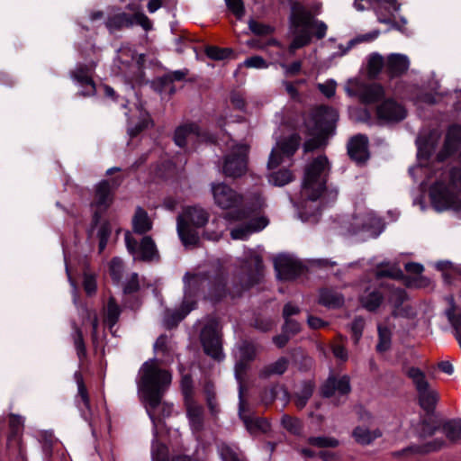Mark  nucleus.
<instances>
[{
	"instance_id": "obj_1",
	"label": "nucleus",
	"mask_w": 461,
	"mask_h": 461,
	"mask_svg": "<svg viewBox=\"0 0 461 461\" xmlns=\"http://www.w3.org/2000/svg\"><path fill=\"white\" fill-rule=\"evenodd\" d=\"M172 382L171 373L159 366V360L153 357L145 361L139 371L138 389L147 412L154 422V411L160 404L162 398Z\"/></svg>"
},
{
	"instance_id": "obj_2",
	"label": "nucleus",
	"mask_w": 461,
	"mask_h": 461,
	"mask_svg": "<svg viewBox=\"0 0 461 461\" xmlns=\"http://www.w3.org/2000/svg\"><path fill=\"white\" fill-rule=\"evenodd\" d=\"M338 119V112L333 107L324 104L316 107L305 122L308 134L312 138L304 141L303 151L308 153L319 149L333 135Z\"/></svg>"
},
{
	"instance_id": "obj_3",
	"label": "nucleus",
	"mask_w": 461,
	"mask_h": 461,
	"mask_svg": "<svg viewBox=\"0 0 461 461\" xmlns=\"http://www.w3.org/2000/svg\"><path fill=\"white\" fill-rule=\"evenodd\" d=\"M212 192L215 204L223 210H230L223 214L226 221H240L251 218L256 213L252 205L240 206L243 196L223 183L213 185Z\"/></svg>"
},
{
	"instance_id": "obj_4",
	"label": "nucleus",
	"mask_w": 461,
	"mask_h": 461,
	"mask_svg": "<svg viewBox=\"0 0 461 461\" xmlns=\"http://www.w3.org/2000/svg\"><path fill=\"white\" fill-rule=\"evenodd\" d=\"M330 166L325 155L312 159L304 169L303 190L310 201H317L326 190Z\"/></svg>"
},
{
	"instance_id": "obj_5",
	"label": "nucleus",
	"mask_w": 461,
	"mask_h": 461,
	"mask_svg": "<svg viewBox=\"0 0 461 461\" xmlns=\"http://www.w3.org/2000/svg\"><path fill=\"white\" fill-rule=\"evenodd\" d=\"M450 182L454 187L461 190V168L454 167L451 169ZM429 195L432 206L438 212H442L451 207L461 209V198L457 199L442 182L434 183L429 188Z\"/></svg>"
},
{
	"instance_id": "obj_6",
	"label": "nucleus",
	"mask_w": 461,
	"mask_h": 461,
	"mask_svg": "<svg viewBox=\"0 0 461 461\" xmlns=\"http://www.w3.org/2000/svg\"><path fill=\"white\" fill-rule=\"evenodd\" d=\"M228 274L221 267L207 271L205 288L207 289L204 297L213 304L221 303L224 298L230 295L231 298L240 297L238 294L240 287V282L235 285L233 291L228 286Z\"/></svg>"
},
{
	"instance_id": "obj_7",
	"label": "nucleus",
	"mask_w": 461,
	"mask_h": 461,
	"mask_svg": "<svg viewBox=\"0 0 461 461\" xmlns=\"http://www.w3.org/2000/svg\"><path fill=\"white\" fill-rule=\"evenodd\" d=\"M290 25L292 29L299 30L303 27L310 31L314 30V36L321 40L326 36L327 25L324 22L314 19L312 13L299 3H294L291 7Z\"/></svg>"
},
{
	"instance_id": "obj_8",
	"label": "nucleus",
	"mask_w": 461,
	"mask_h": 461,
	"mask_svg": "<svg viewBox=\"0 0 461 461\" xmlns=\"http://www.w3.org/2000/svg\"><path fill=\"white\" fill-rule=\"evenodd\" d=\"M200 339L205 355L218 362L223 360L221 335L219 321L216 319L209 321L203 326Z\"/></svg>"
},
{
	"instance_id": "obj_9",
	"label": "nucleus",
	"mask_w": 461,
	"mask_h": 461,
	"mask_svg": "<svg viewBox=\"0 0 461 461\" xmlns=\"http://www.w3.org/2000/svg\"><path fill=\"white\" fill-rule=\"evenodd\" d=\"M134 24L141 26L146 32L152 29L151 21L141 12L135 14L121 12L108 16L105 21V27L110 34H113L123 29L131 28Z\"/></svg>"
},
{
	"instance_id": "obj_10",
	"label": "nucleus",
	"mask_w": 461,
	"mask_h": 461,
	"mask_svg": "<svg viewBox=\"0 0 461 461\" xmlns=\"http://www.w3.org/2000/svg\"><path fill=\"white\" fill-rule=\"evenodd\" d=\"M82 57L86 60V63L78 64L75 70L70 72V77L81 86L86 87V89L79 91L77 95L80 96L87 97L95 95L96 92V86L94 79L92 78V73L95 71L99 62V59H87V57L83 53Z\"/></svg>"
},
{
	"instance_id": "obj_11",
	"label": "nucleus",
	"mask_w": 461,
	"mask_h": 461,
	"mask_svg": "<svg viewBox=\"0 0 461 461\" xmlns=\"http://www.w3.org/2000/svg\"><path fill=\"white\" fill-rule=\"evenodd\" d=\"M247 273L244 276L239 278L240 287L238 294H242L256 285L259 284L263 276V258L260 255L253 253L245 261Z\"/></svg>"
},
{
	"instance_id": "obj_12",
	"label": "nucleus",
	"mask_w": 461,
	"mask_h": 461,
	"mask_svg": "<svg viewBox=\"0 0 461 461\" xmlns=\"http://www.w3.org/2000/svg\"><path fill=\"white\" fill-rule=\"evenodd\" d=\"M274 268L281 281L294 280L306 270L302 262L287 255H278L274 260Z\"/></svg>"
},
{
	"instance_id": "obj_13",
	"label": "nucleus",
	"mask_w": 461,
	"mask_h": 461,
	"mask_svg": "<svg viewBox=\"0 0 461 461\" xmlns=\"http://www.w3.org/2000/svg\"><path fill=\"white\" fill-rule=\"evenodd\" d=\"M377 120L383 124L397 123L404 120L407 111L393 98L383 100L376 107Z\"/></svg>"
},
{
	"instance_id": "obj_14",
	"label": "nucleus",
	"mask_w": 461,
	"mask_h": 461,
	"mask_svg": "<svg viewBox=\"0 0 461 461\" xmlns=\"http://www.w3.org/2000/svg\"><path fill=\"white\" fill-rule=\"evenodd\" d=\"M207 271L191 274L185 273L183 277L184 298L183 303H192V308L197 305V297L201 290L205 289Z\"/></svg>"
},
{
	"instance_id": "obj_15",
	"label": "nucleus",
	"mask_w": 461,
	"mask_h": 461,
	"mask_svg": "<svg viewBox=\"0 0 461 461\" xmlns=\"http://www.w3.org/2000/svg\"><path fill=\"white\" fill-rule=\"evenodd\" d=\"M248 169V151L242 147L225 157L223 173L228 177L238 178L246 174Z\"/></svg>"
},
{
	"instance_id": "obj_16",
	"label": "nucleus",
	"mask_w": 461,
	"mask_h": 461,
	"mask_svg": "<svg viewBox=\"0 0 461 461\" xmlns=\"http://www.w3.org/2000/svg\"><path fill=\"white\" fill-rule=\"evenodd\" d=\"M374 8L380 23L389 24L392 29L402 31L401 24L394 20V14L401 8L396 0H375Z\"/></svg>"
},
{
	"instance_id": "obj_17",
	"label": "nucleus",
	"mask_w": 461,
	"mask_h": 461,
	"mask_svg": "<svg viewBox=\"0 0 461 461\" xmlns=\"http://www.w3.org/2000/svg\"><path fill=\"white\" fill-rule=\"evenodd\" d=\"M188 73L189 70L187 68L167 72L154 78L151 82V86L158 94L167 93L170 96L174 95L176 92L174 82L184 81Z\"/></svg>"
},
{
	"instance_id": "obj_18",
	"label": "nucleus",
	"mask_w": 461,
	"mask_h": 461,
	"mask_svg": "<svg viewBox=\"0 0 461 461\" xmlns=\"http://www.w3.org/2000/svg\"><path fill=\"white\" fill-rule=\"evenodd\" d=\"M350 378L344 375L340 377L330 374L321 386V394L323 398H331L338 393L340 396H347L351 393Z\"/></svg>"
},
{
	"instance_id": "obj_19",
	"label": "nucleus",
	"mask_w": 461,
	"mask_h": 461,
	"mask_svg": "<svg viewBox=\"0 0 461 461\" xmlns=\"http://www.w3.org/2000/svg\"><path fill=\"white\" fill-rule=\"evenodd\" d=\"M8 434L6 439V452L24 447L23 434L24 430V419L15 413L8 415Z\"/></svg>"
},
{
	"instance_id": "obj_20",
	"label": "nucleus",
	"mask_w": 461,
	"mask_h": 461,
	"mask_svg": "<svg viewBox=\"0 0 461 461\" xmlns=\"http://www.w3.org/2000/svg\"><path fill=\"white\" fill-rule=\"evenodd\" d=\"M348 155L357 165L365 164L369 158L368 138L364 134L353 136L348 143Z\"/></svg>"
},
{
	"instance_id": "obj_21",
	"label": "nucleus",
	"mask_w": 461,
	"mask_h": 461,
	"mask_svg": "<svg viewBox=\"0 0 461 461\" xmlns=\"http://www.w3.org/2000/svg\"><path fill=\"white\" fill-rule=\"evenodd\" d=\"M249 219V221L247 223L233 228L230 230L232 240H246L252 233L262 230L268 224L267 218L264 216Z\"/></svg>"
},
{
	"instance_id": "obj_22",
	"label": "nucleus",
	"mask_w": 461,
	"mask_h": 461,
	"mask_svg": "<svg viewBox=\"0 0 461 461\" xmlns=\"http://www.w3.org/2000/svg\"><path fill=\"white\" fill-rule=\"evenodd\" d=\"M410 68V60L407 56L399 53H392L387 57L385 68L391 78L403 76Z\"/></svg>"
},
{
	"instance_id": "obj_23",
	"label": "nucleus",
	"mask_w": 461,
	"mask_h": 461,
	"mask_svg": "<svg viewBox=\"0 0 461 461\" xmlns=\"http://www.w3.org/2000/svg\"><path fill=\"white\" fill-rule=\"evenodd\" d=\"M177 233L183 245L185 246H196L200 242L198 228L187 224L181 216L177 217L176 224Z\"/></svg>"
},
{
	"instance_id": "obj_24",
	"label": "nucleus",
	"mask_w": 461,
	"mask_h": 461,
	"mask_svg": "<svg viewBox=\"0 0 461 461\" xmlns=\"http://www.w3.org/2000/svg\"><path fill=\"white\" fill-rule=\"evenodd\" d=\"M180 216L187 224L199 229L204 227L209 221V213L199 206L186 207L183 215Z\"/></svg>"
},
{
	"instance_id": "obj_25",
	"label": "nucleus",
	"mask_w": 461,
	"mask_h": 461,
	"mask_svg": "<svg viewBox=\"0 0 461 461\" xmlns=\"http://www.w3.org/2000/svg\"><path fill=\"white\" fill-rule=\"evenodd\" d=\"M407 300V294L402 288H393L389 295V302L393 306L392 315L397 317H408L409 307H404L403 303Z\"/></svg>"
},
{
	"instance_id": "obj_26",
	"label": "nucleus",
	"mask_w": 461,
	"mask_h": 461,
	"mask_svg": "<svg viewBox=\"0 0 461 461\" xmlns=\"http://www.w3.org/2000/svg\"><path fill=\"white\" fill-rule=\"evenodd\" d=\"M131 225L134 233L145 235L152 229L153 223L148 212L142 207L138 206L133 214Z\"/></svg>"
},
{
	"instance_id": "obj_27",
	"label": "nucleus",
	"mask_w": 461,
	"mask_h": 461,
	"mask_svg": "<svg viewBox=\"0 0 461 461\" xmlns=\"http://www.w3.org/2000/svg\"><path fill=\"white\" fill-rule=\"evenodd\" d=\"M151 456L152 461H200L198 458L188 455L170 456L168 447L163 443H158L152 447Z\"/></svg>"
},
{
	"instance_id": "obj_28",
	"label": "nucleus",
	"mask_w": 461,
	"mask_h": 461,
	"mask_svg": "<svg viewBox=\"0 0 461 461\" xmlns=\"http://www.w3.org/2000/svg\"><path fill=\"white\" fill-rule=\"evenodd\" d=\"M439 396L435 390L429 387L418 393L419 404L427 416H433Z\"/></svg>"
},
{
	"instance_id": "obj_29",
	"label": "nucleus",
	"mask_w": 461,
	"mask_h": 461,
	"mask_svg": "<svg viewBox=\"0 0 461 461\" xmlns=\"http://www.w3.org/2000/svg\"><path fill=\"white\" fill-rule=\"evenodd\" d=\"M385 95L384 86L379 83H372L363 87L360 99L366 104H372L381 101Z\"/></svg>"
},
{
	"instance_id": "obj_30",
	"label": "nucleus",
	"mask_w": 461,
	"mask_h": 461,
	"mask_svg": "<svg viewBox=\"0 0 461 461\" xmlns=\"http://www.w3.org/2000/svg\"><path fill=\"white\" fill-rule=\"evenodd\" d=\"M74 377L77 384V395L80 397L83 407L85 408L81 409L82 416L86 420H87L92 415L89 393L86 385L85 384L82 374L79 371H77L75 372Z\"/></svg>"
},
{
	"instance_id": "obj_31",
	"label": "nucleus",
	"mask_w": 461,
	"mask_h": 461,
	"mask_svg": "<svg viewBox=\"0 0 461 461\" xmlns=\"http://www.w3.org/2000/svg\"><path fill=\"white\" fill-rule=\"evenodd\" d=\"M361 305L368 312H375L384 301V294L380 288L371 291L366 289L359 298Z\"/></svg>"
},
{
	"instance_id": "obj_32",
	"label": "nucleus",
	"mask_w": 461,
	"mask_h": 461,
	"mask_svg": "<svg viewBox=\"0 0 461 461\" xmlns=\"http://www.w3.org/2000/svg\"><path fill=\"white\" fill-rule=\"evenodd\" d=\"M315 389V384L312 380H305L302 383L299 392L293 393V401L298 410H303L312 398Z\"/></svg>"
},
{
	"instance_id": "obj_33",
	"label": "nucleus",
	"mask_w": 461,
	"mask_h": 461,
	"mask_svg": "<svg viewBox=\"0 0 461 461\" xmlns=\"http://www.w3.org/2000/svg\"><path fill=\"white\" fill-rule=\"evenodd\" d=\"M201 135V128L196 123H189L177 127L174 132V141L176 146L185 148L186 146V140L189 135Z\"/></svg>"
},
{
	"instance_id": "obj_34",
	"label": "nucleus",
	"mask_w": 461,
	"mask_h": 461,
	"mask_svg": "<svg viewBox=\"0 0 461 461\" xmlns=\"http://www.w3.org/2000/svg\"><path fill=\"white\" fill-rule=\"evenodd\" d=\"M95 205L103 211H106L111 206L113 197L108 180H103L98 184L95 191Z\"/></svg>"
},
{
	"instance_id": "obj_35",
	"label": "nucleus",
	"mask_w": 461,
	"mask_h": 461,
	"mask_svg": "<svg viewBox=\"0 0 461 461\" xmlns=\"http://www.w3.org/2000/svg\"><path fill=\"white\" fill-rule=\"evenodd\" d=\"M443 445L442 440H433L427 442L423 445H411L409 446L401 451H398L396 454L398 456H407V455H424L433 451L438 450Z\"/></svg>"
},
{
	"instance_id": "obj_36",
	"label": "nucleus",
	"mask_w": 461,
	"mask_h": 461,
	"mask_svg": "<svg viewBox=\"0 0 461 461\" xmlns=\"http://www.w3.org/2000/svg\"><path fill=\"white\" fill-rule=\"evenodd\" d=\"M140 259L149 262L158 258V251L154 240L150 236H144L139 245Z\"/></svg>"
},
{
	"instance_id": "obj_37",
	"label": "nucleus",
	"mask_w": 461,
	"mask_h": 461,
	"mask_svg": "<svg viewBox=\"0 0 461 461\" xmlns=\"http://www.w3.org/2000/svg\"><path fill=\"white\" fill-rule=\"evenodd\" d=\"M289 366V360L285 357H279L276 361L265 366L259 373V376L262 379H267L272 375H284Z\"/></svg>"
},
{
	"instance_id": "obj_38",
	"label": "nucleus",
	"mask_w": 461,
	"mask_h": 461,
	"mask_svg": "<svg viewBox=\"0 0 461 461\" xmlns=\"http://www.w3.org/2000/svg\"><path fill=\"white\" fill-rule=\"evenodd\" d=\"M319 303L328 308L337 309L343 305L344 297L333 290L322 289L320 292Z\"/></svg>"
},
{
	"instance_id": "obj_39",
	"label": "nucleus",
	"mask_w": 461,
	"mask_h": 461,
	"mask_svg": "<svg viewBox=\"0 0 461 461\" xmlns=\"http://www.w3.org/2000/svg\"><path fill=\"white\" fill-rule=\"evenodd\" d=\"M381 436L382 433L379 429L370 430L369 429L361 426L356 427L352 431V437L355 441L363 446L371 444L375 439Z\"/></svg>"
},
{
	"instance_id": "obj_40",
	"label": "nucleus",
	"mask_w": 461,
	"mask_h": 461,
	"mask_svg": "<svg viewBox=\"0 0 461 461\" xmlns=\"http://www.w3.org/2000/svg\"><path fill=\"white\" fill-rule=\"evenodd\" d=\"M302 138L298 133H292L278 142V148L282 155L290 158L298 150L301 145Z\"/></svg>"
},
{
	"instance_id": "obj_41",
	"label": "nucleus",
	"mask_w": 461,
	"mask_h": 461,
	"mask_svg": "<svg viewBox=\"0 0 461 461\" xmlns=\"http://www.w3.org/2000/svg\"><path fill=\"white\" fill-rule=\"evenodd\" d=\"M192 303H189L188 305V303L182 302L179 309L167 313L165 320L167 328H176L179 322L182 321L187 316V314L194 310V308H192Z\"/></svg>"
},
{
	"instance_id": "obj_42",
	"label": "nucleus",
	"mask_w": 461,
	"mask_h": 461,
	"mask_svg": "<svg viewBox=\"0 0 461 461\" xmlns=\"http://www.w3.org/2000/svg\"><path fill=\"white\" fill-rule=\"evenodd\" d=\"M440 429L447 438L452 442L461 439V419H452L446 420Z\"/></svg>"
},
{
	"instance_id": "obj_43",
	"label": "nucleus",
	"mask_w": 461,
	"mask_h": 461,
	"mask_svg": "<svg viewBox=\"0 0 461 461\" xmlns=\"http://www.w3.org/2000/svg\"><path fill=\"white\" fill-rule=\"evenodd\" d=\"M204 53L212 60H225L235 57L234 50L231 48H221L216 45H207Z\"/></svg>"
},
{
	"instance_id": "obj_44",
	"label": "nucleus",
	"mask_w": 461,
	"mask_h": 461,
	"mask_svg": "<svg viewBox=\"0 0 461 461\" xmlns=\"http://www.w3.org/2000/svg\"><path fill=\"white\" fill-rule=\"evenodd\" d=\"M292 362L298 366L300 371H307L311 368L312 359L304 352L302 348H295L290 350Z\"/></svg>"
},
{
	"instance_id": "obj_45",
	"label": "nucleus",
	"mask_w": 461,
	"mask_h": 461,
	"mask_svg": "<svg viewBox=\"0 0 461 461\" xmlns=\"http://www.w3.org/2000/svg\"><path fill=\"white\" fill-rule=\"evenodd\" d=\"M384 59L382 55L377 52L371 53L367 61V74L372 79H375L382 72L384 67Z\"/></svg>"
},
{
	"instance_id": "obj_46",
	"label": "nucleus",
	"mask_w": 461,
	"mask_h": 461,
	"mask_svg": "<svg viewBox=\"0 0 461 461\" xmlns=\"http://www.w3.org/2000/svg\"><path fill=\"white\" fill-rule=\"evenodd\" d=\"M295 36L290 44L289 50L292 52L294 50H298L309 45L312 41V33L303 27H300L299 30L293 29Z\"/></svg>"
},
{
	"instance_id": "obj_47",
	"label": "nucleus",
	"mask_w": 461,
	"mask_h": 461,
	"mask_svg": "<svg viewBox=\"0 0 461 461\" xmlns=\"http://www.w3.org/2000/svg\"><path fill=\"white\" fill-rule=\"evenodd\" d=\"M294 174L288 168H280L269 174L268 181L276 186H284L294 180Z\"/></svg>"
},
{
	"instance_id": "obj_48",
	"label": "nucleus",
	"mask_w": 461,
	"mask_h": 461,
	"mask_svg": "<svg viewBox=\"0 0 461 461\" xmlns=\"http://www.w3.org/2000/svg\"><path fill=\"white\" fill-rule=\"evenodd\" d=\"M245 419L246 420H244V424L246 426V429L250 433H255V432L267 433L271 428L269 421L265 418H260V417L253 418V417L249 416V418H245Z\"/></svg>"
},
{
	"instance_id": "obj_49",
	"label": "nucleus",
	"mask_w": 461,
	"mask_h": 461,
	"mask_svg": "<svg viewBox=\"0 0 461 461\" xmlns=\"http://www.w3.org/2000/svg\"><path fill=\"white\" fill-rule=\"evenodd\" d=\"M281 425L290 434L295 436L301 435L303 429V421L299 418L289 414H283L281 418Z\"/></svg>"
},
{
	"instance_id": "obj_50",
	"label": "nucleus",
	"mask_w": 461,
	"mask_h": 461,
	"mask_svg": "<svg viewBox=\"0 0 461 461\" xmlns=\"http://www.w3.org/2000/svg\"><path fill=\"white\" fill-rule=\"evenodd\" d=\"M307 443L315 447L319 448H336L339 446V440L333 437L318 436L309 437Z\"/></svg>"
},
{
	"instance_id": "obj_51",
	"label": "nucleus",
	"mask_w": 461,
	"mask_h": 461,
	"mask_svg": "<svg viewBox=\"0 0 461 461\" xmlns=\"http://www.w3.org/2000/svg\"><path fill=\"white\" fill-rule=\"evenodd\" d=\"M120 315V306L113 298H110L107 303V311L104 318V321L110 330H112L118 322Z\"/></svg>"
},
{
	"instance_id": "obj_52",
	"label": "nucleus",
	"mask_w": 461,
	"mask_h": 461,
	"mask_svg": "<svg viewBox=\"0 0 461 461\" xmlns=\"http://www.w3.org/2000/svg\"><path fill=\"white\" fill-rule=\"evenodd\" d=\"M180 388L185 402H190L194 400V387L193 376L190 373L183 374L180 380Z\"/></svg>"
},
{
	"instance_id": "obj_53",
	"label": "nucleus",
	"mask_w": 461,
	"mask_h": 461,
	"mask_svg": "<svg viewBox=\"0 0 461 461\" xmlns=\"http://www.w3.org/2000/svg\"><path fill=\"white\" fill-rule=\"evenodd\" d=\"M392 333L387 327L378 326V343L375 349L378 353H384L390 349Z\"/></svg>"
},
{
	"instance_id": "obj_54",
	"label": "nucleus",
	"mask_w": 461,
	"mask_h": 461,
	"mask_svg": "<svg viewBox=\"0 0 461 461\" xmlns=\"http://www.w3.org/2000/svg\"><path fill=\"white\" fill-rule=\"evenodd\" d=\"M440 429V426L433 416H427L422 419L420 428V436L421 438H428L433 436L437 430Z\"/></svg>"
},
{
	"instance_id": "obj_55",
	"label": "nucleus",
	"mask_w": 461,
	"mask_h": 461,
	"mask_svg": "<svg viewBox=\"0 0 461 461\" xmlns=\"http://www.w3.org/2000/svg\"><path fill=\"white\" fill-rule=\"evenodd\" d=\"M461 147V143H456L449 139H445L441 150L437 155V160L445 161L449 157L455 155Z\"/></svg>"
},
{
	"instance_id": "obj_56",
	"label": "nucleus",
	"mask_w": 461,
	"mask_h": 461,
	"mask_svg": "<svg viewBox=\"0 0 461 461\" xmlns=\"http://www.w3.org/2000/svg\"><path fill=\"white\" fill-rule=\"evenodd\" d=\"M281 389V384L276 383L269 387H266L260 394L261 401L264 404H272L278 398V390Z\"/></svg>"
},
{
	"instance_id": "obj_57",
	"label": "nucleus",
	"mask_w": 461,
	"mask_h": 461,
	"mask_svg": "<svg viewBox=\"0 0 461 461\" xmlns=\"http://www.w3.org/2000/svg\"><path fill=\"white\" fill-rule=\"evenodd\" d=\"M257 351L253 343L244 341L240 347V359L248 363H251L256 358Z\"/></svg>"
},
{
	"instance_id": "obj_58",
	"label": "nucleus",
	"mask_w": 461,
	"mask_h": 461,
	"mask_svg": "<svg viewBox=\"0 0 461 461\" xmlns=\"http://www.w3.org/2000/svg\"><path fill=\"white\" fill-rule=\"evenodd\" d=\"M418 142L417 158L420 160H429L434 150L433 144L429 140Z\"/></svg>"
},
{
	"instance_id": "obj_59",
	"label": "nucleus",
	"mask_w": 461,
	"mask_h": 461,
	"mask_svg": "<svg viewBox=\"0 0 461 461\" xmlns=\"http://www.w3.org/2000/svg\"><path fill=\"white\" fill-rule=\"evenodd\" d=\"M204 393H205L206 405L209 409L210 414L212 417H216L218 415V413L220 412V408H219V404H218V402L216 399V394L212 389H210L208 387L205 388Z\"/></svg>"
},
{
	"instance_id": "obj_60",
	"label": "nucleus",
	"mask_w": 461,
	"mask_h": 461,
	"mask_svg": "<svg viewBox=\"0 0 461 461\" xmlns=\"http://www.w3.org/2000/svg\"><path fill=\"white\" fill-rule=\"evenodd\" d=\"M242 67L261 69L268 68V63L263 57L254 55L246 59L243 63L239 65V68Z\"/></svg>"
},
{
	"instance_id": "obj_61",
	"label": "nucleus",
	"mask_w": 461,
	"mask_h": 461,
	"mask_svg": "<svg viewBox=\"0 0 461 461\" xmlns=\"http://www.w3.org/2000/svg\"><path fill=\"white\" fill-rule=\"evenodd\" d=\"M302 330V324L294 319H285L281 326V331L294 337Z\"/></svg>"
},
{
	"instance_id": "obj_62",
	"label": "nucleus",
	"mask_w": 461,
	"mask_h": 461,
	"mask_svg": "<svg viewBox=\"0 0 461 461\" xmlns=\"http://www.w3.org/2000/svg\"><path fill=\"white\" fill-rule=\"evenodd\" d=\"M227 8L235 15L238 20H241L245 15V6L243 0H224Z\"/></svg>"
},
{
	"instance_id": "obj_63",
	"label": "nucleus",
	"mask_w": 461,
	"mask_h": 461,
	"mask_svg": "<svg viewBox=\"0 0 461 461\" xmlns=\"http://www.w3.org/2000/svg\"><path fill=\"white\" fill-rule=\"evenodd\" d=\"M249 28L251 31V32L257 36H266L272 32L271 26L264 24L253 19L249 20Z\"/></svg>"
},
{
	"instance_id": "obj_64",
	"label": "nucleus",
	"mask_w": 461,
	"mask_h": 461,
	"mask_svg": "<svg viewBox=\"0 0 461 461\" xmlns=\"http://www.w3.org/2000/svg\"><path fill=\"white\" fill-rule=\"evenodd\" d=\"M56 443L51 434L45 433L42 437V452L47 461H50L53 455V447Z\"/></svg>"
}]
</instances>
